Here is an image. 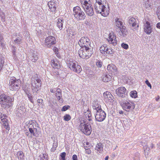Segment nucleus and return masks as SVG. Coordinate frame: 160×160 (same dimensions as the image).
I'll return each mask as SVG.
<instances>
[{
    "instance_id": "35",
    "label": "nucleus",
    "mask_w": 160,
    "mask_h": 160,
    "mask_svg": "<svg viewBox=\"0 0 160 160\" xmlns=\"http://www.w3.org/2000/svg\"><path fill=\"white\" fill-rule=\"evenodd\" d=\"M17 156L19 160H23L24 159V154L22 151L18 152Z\"/></svg>"
},
{
    "instance_id": "44",
    "label": "nucleus",
    "mask_w": 160,
    "mask_h": 160,
    "mask_svg": "<svg viewBox=\"0 0 160 160\" xmlns=\"http://www.w3.org/2000/svg\"><path fill=\"white\" fill-rule=\"evenodd\" d=\"M88 112L87 113V112H84V115H87V114H88L87 117H88V121L90 122H91V121L92 120L90 118L91 117V113L89 111V110H87V111Z\"/></svg>"
},
{
    "instance_id": "47",
    "label": "nucleus",
    "mask_w": 160,
    "mask_h": 160,
    "mask_svg": "<svg viewBox=\"0 0 160 160\" xmlns=\"http://www.w3.org/2000/svg\"><path fill=\"white\" fill-rule=\"evenodd\" d=\"M64 120L65 121H68L71 119V117L68 114H66L63 117Z\"/></svg>"
},
{
    "instance_id": "11",
    "label": "nucleus",
    "mask_w": 160,
    "mask_h": 160,
    "mask_svg": "<svg viewBox=\"0 0 160 160\" xmlns=\"http://www.w3.org/2000/svg\"><path fill=\"white\" fill-rule=\"evenodd\" d=\"M56 42L55 38L53 36H50L45 38L44 44L47 47L50 48L52 45L55 44Z\"/></svg>"
},
{
    "instance_id": "23",
    "label": "nucleus",
    "mask_w": 160,
    "mask_h": 160,
    "mask_svg": "<svg viewBox=\"0 0 160 160\" xmlns=\"http://www.w3.org/2000/svg\"><path fill=\"white\" fill-rule=\"evenodd\" d=\"M29 59L33 62H35L38 59V54L36 52L34 51L33 52L29 57Z\"/></svg>"
},
{
    "instance_id": "34",
    "label": "nucleus",
    "mask_w": 160,
    "mask_h": 160,
    "mask_svg": "<svg viewBox=\"0 0 160 160\" xmlns=\"http://www.w3.org/2000/svg\"><path fill=\"white\" fill-rule=\"evenodd\" d=\"M55 96L57 98L58 100L60 102H63V99L62 98V93L59 91L56 92L55 93Z\"/></svg>"
},
{
    "instance_id": "14",
    "label": "nucleus",
    "mask_w": 160,
    "mask_h": 160,
    "mask_svg": "<svg viewBox=\"0 0 160 160\" xmlns=\"http://www.w3.org/2000/svg\"><path fill=\"white\" fill-rule=\"evenodd\" d=\"M86 14L89 16H92L94 14V10L91 4L82 6Z\"/></svg>"
},
{
    "instance_id": "28",
    "label": "nucleus",
    "mask_w": 160,
    "mask_h": 160,
    "mask_svg": "<svg viewBox=\"0 0 160 160\" xmlns=\"http://www.w3.org/2000/svg\"><path fill=\"white\" fill-rule=\"evenodd\" d=\"M63 19L62 18H58V19L57 26L60 30H61L63 28Z\"/></svg>"
},
{
    "instance_id": "59",
    "label": "nucleus",
    "mask_w": 160,
    "mask_h": 160,
    "mask_svg": "<svg viewBox=\"0 0 160 160\" xmlns=\"http://www.w3.org/2000/svg\"><path fill=\"white\" fill-rule=\"evenodd\" d=\"M96 3L95 4H102L101 0H96Z\"/></svg>"
},
{
    "instance_id": "51",
    "label": "nucleus",
    "mask_w": 160,
    "mask_h": 160,
    "mask_svg": "<svg viewBox=\"0 0 160 160\" xmlns=\"http://www.w3.org/2000/svg\"><path fill=\"white\" fill-rule=\"evenodd\" d=\"M66 153L65 152H63L61 153L60 156L61 157V160H65Z\"/></svg>"
},
{
    "instance_id": "49",
    "label": "nucleus",
    "mask_w": 160,
    "mask_h": 160,
    "mask_svg": "<svg viewBox=\"0 0 160 160\" xmlns=\"http://www.w3.org/2000/svg\"><path fill=\"white\" fill-rule=\"evenodd\" d=\"M121 47L125 49H127L128 48V45L124 43H122L121 44Z\"/></svg>"
},
{
    "instance_id": "17",
    "label": "nucleus",
    "mask_w": 160,
    "mask_h": 160,
    "mask_svg": "<svg viewBox=\"0 0 160 160\" xmlns=\"http://www.w3.org/2000/svg\"><path fill=\"white\" fill-rule=\"evenodd\" d=\"M109 43L112 44L114 46H115L117 44V40L116 37L114 33L111 32L109 35V39L108 40Z\"/></svg>"
},
{
    "instance_id": "52",
    "label": "nucleus",
    "mask_w": 160,
    "mask_h": 160,
    "mask_svg": "<svg viewBox=\"0 0 160 160\" xmlns=\"http://www.w3.org/2000/svg\"><path fill=\"white\" fill-rule=\"evenodd\" d=\"M37 102L38 103V105L40 106L43 104V100L42 99H38L37 100Z\"/></svg>"
},
{
    "instance_id": "57",
    "label": "nucleus",
    "mask_w": 160,
    "mask_h": 160,
    "mask_svg": "<svg viewBox=\"0 0 160 160\" xmlns=\"http://www.w3.org/2000/svg\"><path fill=\"white\" fill-rule=\"evenodd\" d=\"M96 65L98 67H101L102 65V62H98L96 63Z\"/></svg>"
},
{
    "instance_id": "54",
    "label": "nucleus",
    "mask_w": 160,
    "mask_h": 160,
    "mask_svg": "<svg viewBox=\"0 0 160 160\" xmlns=\"http://www.w3.org/2000/svg\"><path fill=\"white\" fill-rule=\"evenodd\" d=\"M53 51L55 52L56 54H58V49L56 47H54L53 48Z\"/></svg>"
},
{
    "instance_id": "5",
    "label": "nucleus",
    "mask_w": 160,
    "mask_h": 160,
    "mask_svg": "<svg viewBox=\"0 0 160 160\" xmlns=\"http://www.w3.org/2000/svg\"><path fill=\"white\" fill-rule=\"evenodd\" d=\"M31 82L32 89L33 92L37 93L41 86L42 82L40 78L36 74L34 77V81H32Z\"/></svg>"
},
{
    "instance_id": "26",
    "label": "nucleus",
    "mask_w": 160,
    "mask_h": 160,
    "mask_svg": "<svg viewBox=\"0 0 160 160\" xmlns=\"http://www.w3.org/2000/svg\"><path fill=\"white\" fill-rule=\"evenodd\" d=\"M92 104V106L93 109L95 110V112L102 109L101 105L98 104V101H94Z\"/></svg>"
},
{
    "instance_id": "30",
    "label": "nucleus",
    "mask_w": 160,
    "mask_h": 160,
    "mask_svg": "<svg viewBox=\"0 0 160 160\" xmlns=\"http://www.w3.org/2000/svg\"><path fill=\"white\" fill-rule=\"evenodd\" d=\"M103 10H102V12L101 13L102 15L104 17L107 16L108 15L109 12V8L108 7V8H107L105 7V8H103Z\"/></svg>"
},
{
    "instance_id": "55",
    "label": "nucleus",
    "mask_w": 160,
    "mask_h": 160,
    "mask_svg": "<svg viewBox=\"0 0 160 160\" xmlns=\"http://www.w3.org/2000/svg\"><path fill=\"white\" fill-rule=\"evenodd\" d=\"M12 54L13 55H15V52L16 51V48L15 47H14L13 46H12Z\"/></svg>"
},
{
    "instance_id": "53",
    "label": "nucleus",
    "mask_w": 160,
    "mask_h": 160,
    "mask_svg": "<svg viewBox=\"0 0 160 160\" xmlns=\"http://www.w3.org/2000/svg\"><path fill=\"white\" fill-rule=\"evenodd\" d=\"M69 33H68V34L70 36H74L75 34V32H73L72 30H69Z\"/></svg>"
},
{
    "instance_id": "40",
    "label": "nucleus",
    "mask_w": 160,
    "mask_h": 160,
    "mask_svg": "<svg viewBox=\"0 0 160 160\" xmlns=\"http://www.w3.org/2000/svg\"><path fill=\"white\" fill-rule=\"evenodd\" d=\"M22 37H19L16 38L15 39L13 40L14 42L16 44H19L20 42L22 40Z\"/></svg>"
},
{
    "instance_id": "6",
    "label": "nucleus",
    "mask_w": 160,
    "mask_h": 160,
    "mask_svg": "<svg viewBox=\"0 0 160 160\" xmlns=\"http://www.w3.org/2000/svg\"><path fill=\"white\" fill-rule=\"evenodd\" d=\"M21 84V81L19 79H17L13 77L9 80V88L10 90L15 91L19 89Z\"/></svg>"
},
{
    "instance_id": "60",
    "label": "nucleus",
    "mask_w": 160,
    "mask_h": 160,
    "mask_svg": "<svg viewBox=\"0 0 160 160\" xmlns=\"http://www.w3.org/2000/svg\"><path fill=\"white\" fill-rule=\"evenodd\" d=\"M50 91L52 93H54L55 92H56V88H51L50 89Z\"/></svg>"
},
{
    "instance_id": "21",
    "label": "nucleus",
    "mask_w": 160,
    "mask_h": 160,
    "mask_svg": "<svg viewBox=\"0 0 160 160\" xmlns=\"http://www.w3.org/2000/svg\"><path fill=\"white\" fill-rule=\"evenodd\" d=\"M103 96L105 99L106 100L110 101V102H112L114 101L113 100L114 99L113 96L111 93L108 92L107 91L103 93Z\"/></svg>"
},
{
    "instance_id": "56",
    "label": "nucleus",
    "mask_w": 160,
    "mask_h": 160,
    "mask_svg": "<svg viewBox=\"0 0 160 160\" xmlns=\"http://www.w3.org/2000/svg\"><path fill=\"white\" fill-rule=\"evenodd\" d=\"M145 83L147 84L148 87L150 88H151L152 86L148 80H147L145 81Z\"/></svg>"
},
{
    "instance_id": "39",
    "label": "nucleus",
    "mask_w": 160,
    "mask_h": 160,
    "mask_svg": "<svg viewBox=\"0 0 160 160\" xmlns=\"http://www.w3.org/2000/svg\"><path fill=\"white\" fill-rule=\"evenodd\" d=\"M116 66L112 64L108 65L107 67V70H116Z\"/></svg>"
},
{
    "instance_id": "46",
    "label": "nucleus",
    "mask_w": 160,
    "mask_h": 160,
    "mask_svg": "<svg viewBox=\"0 0 160 160\" xmlns=\"http://www.w3.org/2000/svg\"><path fill=\"white\" fill-rule=\"evenodd\" d=\"M4 58H0V70L2 69V68L3 66V64L4 63Z\"/></svg>"
},
{
    "instance_id": "48",
    "label": "nucleus",
    "mask_w": 160,
    "mask_h": 160,
    "mask_svg": "<svg viewBox=\"0 0 160 160\" xmlns=\"http://www.w3.org/2000/svg\"><path fill=\"white\" fill-rule=\"evenodd\" d=\"M156 14L158 18L160 20V7H158L157 9Z\"/></svg>"
},
{
    "instance_id": "16",
    "label": "nucleus",
    "mask_w": 160,
    "mask_h": 160,
    "mask_svg": "<svg viewBox=\"0 0 160 160\" xmlns=\"http://www.w3.org/2000/svg\"><path fill=\"white\" fill-rule=\"evenodd\" d=\"M48 5L50 11L52 12H55L58 6L57 3L54 1H51L48 2Z\"/></svg>"
},
{
    "instance_id": "62",
    "label": "nucleus",
    "mask_w": 160,
    "mask_h": 160,
    "mask_svg": "<svg viewBox=\"0 0 160 160\" xmlns=\"http://www.w3.org/2000/svg\"><path fill=\"white\" fill-rule=\"evenodd\" d=\"M156 27L157 28L160 29V22L158 23L156 25Z\"/></svg>"
},
{
    "instance_id": "8",
    "label": "nucleus",
    "mask_w": 160,
    "mask_h": 160,
    "mask_svg": "<svg viewBox=\"0 0 160 160\" xmlns=\"http://www.w3.org/2000/svg\"><path fill=\"white\" fill-rule=\"evenodd\" d=\"M78 43L81 48H86L91 47L90 40L87 37H82L79 40Z\"/></svg>"
},
{
    "instance_id": "1",
    "label": "nucleus",
    "mask_w": 160,
    "mask_h": 160,
    "mask_svg": "<svg viewBox=\"0 0 160 160\" xmlns=\"http://www.w3.org/2000/svg\"><path fill=\"white\" fill-rule=\"evenodd\" d=\"M14 98L9 96L5 94L0 95V104L2 107L7 109L12 106L13 104Z\"/></svg>"
},
{
    "instance_id": "24",
    "label": "nucleus",
    "mask_w": 160,
    "mask_h": 160,
    "mask_svg": "<svg viewBox=\"0 0 160 160\" xmlns=\"http://www.w3.org/2000/svg\"><path fill=\"white\" fill-rule=\"evenodd\" d=\"M94 8L96 12L97 13H101L103 8H105V6L102 4H95Z\"/></svg>"
},
{
    "instance_id": "41",
    "label": "nucleus",
    "mask_w": 160,
    "mask_h": 160,
    "mask_svg": "<svg viewBox=\"0 0 160 160\" xmlns=\"http://www.w3.org/2000/svg\"><path fill=\"white\" fill-rule=\"evenodd\" d=\"M130 95L132 98H136L137 97V92L136 91H132L130 92Z\"/></svg>"
},
{
    "instance_id": "61",
    "label": "nucleus",
    "mask_w": 160,
    "mask_h": 160,
    "mask_svg": "<svg viewBox=\"0 0 160 160\" xmlns=\"http://www.w3.org/2000/svg\"><path fill=\"white\" fill-rule=\"evenodd\" d=\"M13 59L15 61H17L18 60V58L16 56V54L15 55H13Z\"/></svg>"
},
{
    "instance_id": "33",
    "label": "nucleus",
    "mask_w": 160,
    "mask_h": 160,
    "mask_svg": "<svg viewBox=\"0 0 160 160\" xmlns=\"http://www.w3.org/2000/svg\"><path fill=\"white\" fill-rule=\"evenodd\" d=\"M108 49V47L106 44H103L100 48V50L102 54L106 55V50Z\"/></svg>"
},
{
    "instance_id": "43",
    "label": "nucleus",
    "mask_w": 160,
    "mask_h": 160,
    "mask_svg": "<svg viewBox=\"0 0 160 160\" xmlns=\"http://www.w3.org/2000/svg\"><path fill=\"white\" fill-rule=\"evenodd\" d=\"M0 45L2 47H3L5 46V44L3 41V36L1 34H0Z\"/></svg>"
},
{
    "instance_id": "32",
    "label": "nucleus",
    "mask_w": 160,
    "mask_h": 160,
    "mask_svg": "<svg viewBox=\"0 0 160 160\" xmlns=\"http://www.w3.org/2000/svg\"><path fill=\"white\" fill-rule=\"evenodd\" d=\"M122 24L123 23L121 21L120 19L117 18L115 19V24L116 26L118 28V29L123 26Z\"/></svg>"
},
{
    "instance_id": "13",
    "label": "nucleus",
    "mask_w": 160,
    "mask_h": 160,
    "mask_svg": "<svg viewBox=\"0 0 160 160\" xmlns=\"http://www.w3.org/2000/svg\"><path fill=\"white\" fill-rule=\"evenodd\" d=\"M7 117L6 114L1 113L0 118L2 123V126L4 127L6 130L8 131L10 129V128L9 125L8 120L6 118Z\"/></svg>"
},
{
    "instance_id": "50",
    "label": "nucleus",
    "mask_w": 160,
    "mask_h": 160,
    "mask_svg": "<svg viewBox=\"0 0 160 160\" xmlns=\"http://www.w3.org/2000/svg\"><path fill=\"white\" fill-rule=\"evenodd\" d=\"M70 108V106L68 105H65L61 109V111L62 112L65 111L68 109Z\"/></svg>"
},
{
    "instance_id": "64",
    "label": "nucleus",
    "mask_w": 160,
    "mask_h": 160,
    "mask_svg": "<svg viewBox=\"0 0 160 160\" xmlns=\"http://www.w3.org/2000/svg\"><path fill=\"white\" fill-rule=\"evenodd\" d=\"M41 160H48L47 158H45V156H44L43 158H42Z\"/></svg>"
},
{
    "instance_id": "3",
    "label": "nucleus",
    "mask_w": 160,
    "mask_h": 160,
    "mask_svg": "<svg viewBox=\"0 0 160 160\" xmlns=\"http://www.w3.org/2000/svg\"><path fill=\"white\" fill-rule=\"evenodd\" d=\"M78 53L81 58L87 59L93 53V49L91 47L81 48L78 51Z\"/></svg>"
},
{
    "instance_id": "18",
    "label": "nucleus",
    "mask_w": 160,
    "mask_h": 160,
    "mask_svg": "<svg viewBox=\"0 0 160 160\" xmlns=\"http://www.w3.org/2000/svg\"><path fill=\"white\" fill-rule=\"evenodd\" d=\"M68 66L71 70L75 69L74 70H80L81 67L77 62H71L68 64Z\"/></svg>"
},
{
    "instance_id": "22",
    "label": "nucleus",
    "mask_w": 160,
    "mask_h": 160,
    "mask_svg": "<svg viewBox=\"0 0 160 160\" xmlns=\"http://www.w3.org/2000/svg\"><path fill=\"white\" fill-rule=\"evenodd\" d=\"M157 0H144V7L147 9H149L152 4H155V1Z\"/></svg>"
},
{
    "instance_id": "27",
    "label": "nucleus",
    "mask_w": 160,
    "mask_h": 160,
    "mask_svg": "<svg viewBox=\"0 0 160 160\" xmlns=\"http://www.w3.org/2000/svg\"><path fill=\"white\" fill-rule=\"evenodd\" d=\"M95 150H96L99 153H102L103 151V145L101 142L97 143L95 148Z\"/></svg>"
},
{
    "instance_id": "29",
    "label": "nucleus",
    "mask_w": 160,
    "mask_h": 160,
    "mask_svg": "<svg viewBox=\"0 0 160 160\" xmlns=\"http://www.w3.org/2000/svg\"><path fill=\"white\" fill-rule=\"evenodd\" d=\"M51 65L54 69H59L60 68V65L57 61L52 60L51 61Z\"/></svg>"
},
{
    "instance_id": "45",
    "label": "nucleus",
    "mask_w": 160,
    "mask_h": 160,
    "mask_svg": "<svg viewBox=\"0 0 160 160\" xmlns=\"http://www.w3.org/2000/svg\"><path fill=\"white\" fill-rule=\"evenodd\" d=\"M27 95L28 98L30 102L32 103H34V101L33 99V97L31 94L30 93H27Z\"/></svg>"
},
{
    "instance_id": "58",
    "label": "nucleus",
    "mask_w": 160,
    "mask_h": 160,
    "mask_svg": "<svg viewBox=\"0 0 160 160\" xmlns=\"http://www.w3.org/2000/svg\"><path fill=\"white\" fill-rule=\"evenodd\" d=\"M72 160H78V157L77 155L74 154L73 155L72 157Z\"/></svg>"
},
{
    "instance_id": "38",
    "label": "nucleus",
    "mask_w": 160,
    "mask_h": 160,
    "mask_svg": "<svg viewBox=\"0 0 160 160\" xmlns=\"http://www.w3.org/2000/svg\"><path fill=\"white\" fill-rule=\"evenodd\" d=\"M58 142L54 141L52 148L51 149V151L52 152H54L56 149V148L58 146Z\"/></svg>"
},
{
    "instance_id": "20",
    "label": "nucleus",
    "mask_w": 160,
    "mask_h": 160,
    "mask_svg": "<svg viewBox=\"0 0 160 160\" xmlns=\"http://www.w3.org/2000/svg\"><path fill=\"white\" fill-rule=\"evenodd\" d=\"M118 29V34L120 37H125L127 34V31L125 26H123Z\"/></svg>"
},
{
    "instance_id": "25",
    "label": "nucleus",
    "mask_w": 160,
    "mask_h": 160,
    "mask_svg": "<svg viewBox=\"0 0 160 160\" xmlns=\"http://www.w3.org/2000/svg\"><path fill=\"white\" fill-rule=\"evenodd\" d=\"M29 133L28 132H26L25 135L28 138H32L33 136H35L36 135L35 130L32 129L28 128Z\"/></svg>"
},
{
    "instance_id": "19",
    "label": "nucleus",
    "mask_w": 160,
    "mask_h": 160,
    "mask_svg": "<svg viewBox=\"0 0 160 160\" xmlns=\"http://www.w3.org/2000/svg\"><path fill=\"white\" fill-rule=\"evenodd\" d=\"M27 126H28V128L33 129L35 130L36 133H38V129L37 128L38 127L36 126V123L35 121H29Z\"/></svg>"
},
{
    "instance_id": "36",
    "label": "nucleus",
    "mask_w": 160,
    "mask_h": 160,
    "mask_svg": "<svg viewBox=\"0 0 160 160\" xmlns=\"http://www.w3.org/2000/svg\"><path fill=\"white\" fill-rule=\"evenodd\" d=\"M83 146L84 149H85L86 153L88 154H90L91 153V151L90 149L91 147V146H85V144H83Z\"/></svg>"
},
{
    "instance_id": "63",
    "label": "nucleus",
    "mask_w": 160,
    "mask_h": 160,
    "mask_svg": "<svg viewBox=\"0 0 160 160\" xmlns=\"http://www.w3.org/2000/svg\"><path fill=\"white\" fill-rule=\"evenodd\" d=\"M146 149L145 150V152H146L147 151H148L150 149L149 148H148L147 146H146Z\"/></svg>"
},
{
    "instance_id": "2",
    "label": "nucleus",
    "mask_w": 160,
    "mask_h": 160,
    "mask_svg": "<svg viewBox=\"0 0 160 160\" xmlns=\"http://www.w3.org/2000/svg\"><path fill=\"white\" fill-rule=\"evenodd\" d=\"M79 125V129L85 134L89 135L92 131V128L91 125L87 122L85 118H83L80 121Z\"/></svg>"
},
{
    "instance_id": "37",
    "label": "nucleus",
    "mask_w": 160,
    "mask_h": 160,
    "mask_svg": "<svg viewBox=\"0 0 160 160\" xmlns=\"http://www.w3.org/2000/svg\"><path fill=\"white\" fill-rule=\"evenodd\" d=\"M80 2L82 6L91 4L90 0H81Z\"/></svg>"
},
{
    "instance_id": "12",
    "label": "nucleus",
    "mask_w": 160,
    "mask_h": 160,
    "mask_svg": "<svg viewBox=\"0 0 160 160\" xmlns=\"http://www.w3.org/2000/svg\"><path fill=\"white\" fill-rule=\"evenodd\" d=\"M144 25V29L145 32L148 35L150 34L152 32V28L150 23L146 19H143V21Z\"/></svg>"
},
{
    "instance_id": "31",
    "label": "nucleus",
    "mask_w": 160,
    "mask_h": 160,
    "mask_svg": "<svg viewBox=\"0 0 160 160\" xmlns=\"http://www.w3.org/2000/svg\"><path fill=\"white\" fill-rule=\"evenodd\" d=\"M103 81L105 82H108L112 78L111 76L109 74L103 75L102 77Z\"/></svg>"
},
{
    "instance_id": "42",
    "label": "nucleus",
    "mask_w": 160,
    "mask_h": 160,
    "mask_svg": "<svg viewBox=\"0 0 160 160\" xmlns=\"http://www.w3.org/2000/svg\"><path fill=\"white\" fill-rule=\"evenodd\" d=\"M114 51L112 48H108V49L106 50V55H107V54H112L114 53Z\"/></svg>"
},
{
    "instance_id": "10",
    "label": "nucleus",
    "mask_w": 160,
    "mask_h": 160,
    "mask_svg": "<svg viewBox=\"0 0 160 160\" xmlns=\"http://www.w3.org/2000/svg\"><path fill=\"white\" fill-rule=\"evenodd\" d=\"M117 95L122 98H127V92L126 88L123 87H121L117 89L116 90Z\"/></svg>"
},
{
    "instance_id": "7",
    "label": "nucleus",
    "mask_w": 160,
    "mask_h": 160,
    "mask_svg": "<svg viewBox=\"0 0 160 160\" xmlns=\"http://www.w3.org/2000/svg\"><path fill=\"white\" fill-rule=\"evenodd\" d=\"M120 103L123 109L127 112L132 110L135 108V104L132 102L121 100Z\"/></svg>"
},
{
    "instance_id": "4",
    "label": "nucleus",
    "mask_w": 160,
    "mask_h": 160,
    "mask_svg": "<svg viewBox=\"0 0 160 160\" xmlns=\"http://www.w3.org/2000/svg\"><path fill=\"white\" fill-rule=\"evenodd\" d=\"M73 10V15L77 21L83 20L85 19V14L79 6H77L74 7Z\"/></svg>"
},
{
    "instance_id": "15",
    "label": "nucleus",
    "mask_w": 160,
    "mask_h": 160,
    "mask_svg": "<svg viewBox=\"0 0 160 160\" xmlns=\"http://www.w3.org/2000/svg\"><path fill=\"white\" fill-rule=\"evenodd\" d=\"M129 23L130 26L132 28V29L137 30L139 27L138 21L135 18L132 17L129 20Z\"/></svg>"
},
{
    "instance_id": "9",
    "label": "nucleus",
    "mask_w": 160,
    "mask_h": 160,
    "mask_svg": "<svg viewBox=\"0 0 160 160\" xmlns=\"http://www.w3.org/2000/svg\"><path fill=\"white\" fill-rule=\"evenodd\" d=\"M95 117L96 121L101 122L105 119L106 114L102 109L95 112Z\"/></svg>"
}]
</instances>
